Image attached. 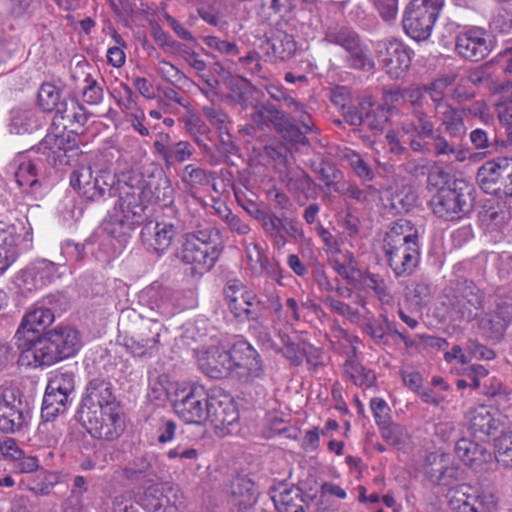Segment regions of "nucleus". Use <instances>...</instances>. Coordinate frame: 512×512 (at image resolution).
<instances>
[{"label": "nucleus", "mask_w": 512, "mask_h": 512, "mask_svg": "<svg viewBox=\"0 0 512 512\" xmlns=\"http://www.w3.org/2000/svg\"><path fill=\"white\" fill-rule=\"evenodd\" d=\"M383 250L396 277L411 275L420 260L417 227L407 219L394 222L384 237Z\"/></svg>", "instance_id": "obj_1"}, {"label": "nucleus", "mask_w": 512, "mask_h": 512, "mask_svg": "<svg viewBox=\"0 0 512 512\" xmlns=\"http://www.w3.org/2000/svg\"><path fill=\"white\" fill-rule=\"evenodd\" d=\"M116 194L118 202L114 213L104 222V230L113 238L125 240L144 222L151 192L142 185L118 182Z\"/></svg>", "instance_id": "obj_2"}, {"label": "nucleus", "mask_w": 512, "mask_h": 512, "mask_svg": "<svg viewBox=\"0 0 512 512\" xmlns=\"http://www.w3.org/2000/svg\"><path fill=\"white\" fill-rule=\"evenodd\" d=\"M66 143L64 135L48 133L37 146L19 153L14 159L17 184L23 188H35L39 184V172L45 162L53 166L62 162L66 155Z\"/></svg>", "instance_id": "obj_3"}, {"label": "nucleus", "mask_w": 512, "mask_h": 512, "mask_svg": "<svg viewBox=\"0 0 512 512\" xmlns=\"http://www.w3.org/2000/svg\"><path fill=\"white\" fill-rule=\"evenodd\" d=\"M81 345V335L77 329L58 326L34 342L29 349V358H33L35 366H50L74 356Z\"/></svg>", "instance_id": "obj_4"}, {"label": "nucleus", "mask_w": 512, "mask_h": 512, "mask_svg": "<svg viewBox=\"0 0 512 512\" xmlns=\"http://www.w3.org/2000/svg\"><path fill=\"white\" fill-rule=\"evenodd\" d=\"M217 235L218 232L210 224L186 234L176 257L189 265L194 273L209 271L219 256L214 239Z\"/></svg>", "instance_id": "obj_5"}, {"label": "nucleus", "mask_w": 512, "mask_h": 512, "mask_svg": "<svg viewBox=\"0 0 512 512\" xmlns=\"http://www.w3.org/2000/svg\"><path fill=\"white\" fill-rule=\"evenodd\" d=\"M474 189L466 181L454 180L441 187L430 199L435 216L445 221H456L467 216L474 207Z\"/></svg>", "instance_id": "obj_6"}, {"label": "nucleus", "mask_w": 512, "mask_h": 512, "mask_svg": "<svg viewBox=\"0 0 512 512\" xmlns=\"http://www.w3.org/2000/svg\"><path fill=\"white\" fill-rule=\"evenodd\" d=\"M75 375L72 371L57 370L50 377L43 397L41 417L53 421L64 414L72 402Z\"/></svg>", "instance_id": "obj_7"}, {"label": "nucleus", "mask_w": 512, "mask_h": 512, "mask_svg": "<svg viewBox=\"0 0 512 512\" xmlns=\"http://www.w3.org/2000/svg\"><path fill=\"white\" fill-rule=\"evenodd\" d=\"M442 4V0H411L403 13L404 32L415 41L427 40L432 33Z\"/></svg>", "instance_id": "obj_8"}, {"label": "nucleus", "mask_w": 512, "mask_h": 512, "mask_svg": "<svg viewBox=\"0 0 512 512\" xmlns=\"http://www.w3.org/2000/svg\"><path fill=\"white\" fill-rule=\"evenodd\" d=\"M116 176L107 170H100L95 176L91 167L79 166L70 175V185L85 199L98 202L116 195Z\"/></svg>", "instance_id": "obj_9"}, {"label": "nucleus", "mask_w": 512, "mask_h": 512, "mask_svg": "<svg viewBox=\"0 0 512 512\" xmlns=\"http://www.w3.org/2000/svg\"><path fill=\"white\" fill-rule=\"evenodd\" d=\"M266 308L269 309L274 317L272 327L276 337L279 339L278 350L275 353L282 355L290 364L299 366L302 364L306 353L308 343L304 340L293 341L292 338L278 326L290 324V318L283 311V304L278 295L270 294L267 297Z\"/></svg>", "instance_id": "obj_10"}, {"label": "nucleus", "mask_w": 512, "mask_h": 512, "mask_svg": "<svg viewBox=\"0 0 512 512\" xmlns=\"http://www.w3.org/2000/svg\"><path fill=\"white\" fill-rule=\"evenodd\" d=\"M484 292L474 282L462 280L457 283L455 293L448 297V313L454 321L474 320L484 308Z\"/></svg>", "instance_id": "obj_11"}, {"label": "nucleus", "mask_w": 512, "mask_h": 512, "mask_svg": "<svg viewBox=\"0 0 512 512\" xmlns=\"http://www.w3.org/2000/svg\"><path fill=\"white\" fill-rule=\"evenodd\" d=\"M325 40L342 47L346 51V61L349 67L365 71L374 68V61L370 57L366 45L350 27L339 25L330 27L325 34Z\"/></svg>", "instance_id": "obj_12"}, {"label": "nucleus", "mask_w": 512, "mask_h": 512, "mask_svg": "<svg viewBox=\"0 0 512 512\" xmlns=\"http://www.w3.org/2000/svg\"><path fill=\"white\" fill-rule=\"evenodd\" d=\"M476 180L485 193L500 198L512 196V158L487 161L478 169Z\"/></svg>", "instance_id": "obj_13"}, {"label": "nucleus", "mask_w": 512, "mask_h": 512, "mask_svg": "<svg viewBox=\"0 0 512 512\" xmlns=\"http://www.w3.org/2000/svg\"><path fill=\"white\" fill-rule=\"evenodd\" d=\"M79 419L88 433L97 439L113 441L119 438L125 429L120 405L97 412L86 411L85 414L79 415Z\"/></svg>", "instance_id": "obj_14"}, {"label": "nucleus", "mask_w": 512, "mask_h": 512, "mask_svg": "<svg viewBox=\"0 0 512 512\" xmlns=\"http://www.w3.org/2000/svg\"><path fill=\"white\" fill-rule=\"evenodd\" d=\"M494 48V37L484 28L472 26L455 36V52L467 61L479 62Z\"/></svg>", "instance_id": "obj_15"}, {"label": "nucleus", "mask_w": 512, "mask_h": 512, "mask_svg": "<svg viewBox=\"0 0 512 512\" xmlns=\"http://www.w3.org/2000/svg\"><path fill=\"white\" fill-rule=\"evenodd\" d=\"M231 376L248 383L264 375V366L258 351L246 341H238L231 347Z\"/></svg>", "instance_id": "obj_16"}, {"label": "nucleus", "mask_w": 512, "mask_h": 512, "mask_svg": "<svg viewBox=\"0 0 512 512\" xmlns=\"http://www.w3.org/2000/svg\"><path fill=\"white\" fill-rule=\"evenodd\" d=\"M427 139L430 141L409 140V146L414 152L420 154H432L435 157L448 160L453 157L458 162L467 159L468 150L461 148L459 144L461 139L445 135L440 128L434 129L433 134L428 136Z\"/></svg>", "instance_id": "obj_17"}, {"label": "nucleus", "mask_w": 512, "mask_h": 512, "mask_svg": "<svg viewBox=\"0 0 512 512\" xmlns=\"http://www.w3.org/2000/svg\"><path fill=\"white\" fill-rule=\"evenodd\" d=\"M54 321L53 312L45 307L36 308L28 312L22 319L17 329L14 340L15 345L22 350L24 357L29 358V349L34 342L41 338L39 334L43 332Z\"/></svg>", "instance_id": "obj_18"}, {"label": "nucleus", "mask_w": 512, "mask_h": 512, "mask_svg": "<svg viewBox=\"0 0 512 512\" xmlns=\"http://www.w3.org/2000/svg\"><path fill=\"white\" fill-rule=\"evenodd\" d=\"M210 394L202 385H192L181 391L173 403L175 413L186 423L201 424L207 420Z\"/></svg>", "instance_id": "obj_19"}, {"label": "nucleus", "mask_w": 512, "mask_h": 512, "mask_svg": "<svg viewBox=\"0 0 512 512\" xmlns=\"http://www.w3.org/2000/svg\"><path fill=\"white\" fill-rule=\"evenodd\" d=\"M376 55L386 73L393 79L402 78L411 65L410 49L395 38L379 41Z\"/></svg>", "instance_id": "obj_20"}, {"label": "nucleus", "mask_w": 512, "mask_h": 512, "mask_svg": "<svg viewBox=\"0 0 512 512\" xmlns=\"http://www.w3.org/2000/svg\"><path fill=\"white\" fill-rule=\"evenodd\" d=\"M251 215L260 222L264 232L274 247L281 249L286 243V235L296 237L299 233L297 222L286 216H277L273 211L255 209Z\"/></svg>", "instance_id": "obj_21"}, {"label": "nucleus", "mask_w": 512, "mask_h": 512, "mask_svg": "<svg viewBox=\"0 0 512 512\" xmlns=\"http://www.w3.org/2000/svg\"><path fill=\"white\" fill-rule=\"evenodd\" d=\"M116 406H119V403L114 395L112 383L106 378L95 377L89 380L86 386L78 415H83L86 411L97 412Z\"/></svg>", "instance_id": "obj_22"}, {"label": "nucleus", "mask_w": 512, "mask_h": 512, "mask_svg": "<svg viewBox=\"0 0 512 512\" xmlns=\"http://www.w3.org/2000/svg\"><path fill=\"white\" fill-rule=\"evenodd\" d=\"M207 420L222 435L230 433L229 427L239 419V413L231 396L227 394H210L207 402Z\"/></svg>", "instance_id": "obj_23"}, {"label": "nucleus", "mask_w": 512, "mask_h": 512, "mask_svg": "<svg viewBox=\"0 0 512 512\" xmlns=\"http://www.w3.org/2000/svg\"><path fill=\"white\" fill-rule=\"evenodd\" d=\"M175 294L172 288L154 282L141 291L139 299L150 312L169 317L174 314L176 307Z\"/></svg>", "instance_id": "obj_24"}, {"label": "nucleus", "mask_w": 512, "mask_h": 512, "mask_svg": "<svg viewBox=\"0 0 512 512\" xmlns=\"http://www.w3.org/2000/svg\"><path fill=\"white\" fill-rule=\"evenodd\" d=\"M29 413L20 399L12 394H3L0 399V431L3 433H16L24 429L29 423Z\"/></svg>", "instance_id": "obj_25"}, {"label": "nucleus", "mask_w": 512, "mask_h": 512, "mask_svg": "<svg viewBox=\"0 0 512 512\" xmlns=\"http://www.w3.org/2000/svg\"><path fill=\"white\" fill-rule=\"evenodd\" d=\"M27 236L29 233L20 221L0 227V274L15 262L18 246Z\"/></svg>", "instance_id": "obj_26"}, {"label": "nucleus", "mask_w": 512, "mask_h": 512, "mask_svg": "<svg viewBox=\"0 0 512 512\" xmlns=\"http://www.w3.org/2000/svg\"><path fill=\"white\" fill-rule=\"evenodd\" d=\"M197 362L200 370L211 378L221 379L231 376V349L211 347L199 352Z\"/></svg>", "instance_id": "obj_27"}, {"label": "nucleus", "mask_w": 512, "mask_h": 512, "mask_svg": "<svg viewBox=\"0 0 512 512\" xmlns=\"http://www.w3.org/2000/svg\"><path fill=\"white\" fill-rule=\"evenodd\" d=\"M155 152L164 161L166 167L173 166L176 162L183 163L189 160L194 153V148L188 141L171 142L168 133H159L153 143Z\"/></svg>", "instance_id": "obj_28"}, {"label": "nucleus", "mask_w": 512, "mask_h": 512, "mask_svg": "<svg viewBox=\"0 0 512 512\" xmlns=\"http://www.w3.org/2000/svg\"><path fill=\"white\" fill-rule=\"evenodd\" d=\"M246 285L238 278H227L223 286V298L230 313L239 321H259L260 315L254 309L243 307L238 294L246 291Z\"/></svg>", "instance_id": "obj_29"}, {"label": "nucleus", "mask_w": 512, "mask_h": 512, "mask_svg": "<svg viewBox=\"0 0 512 512\" xmlns=\"http://www.w3.org/2000/svg\"><path fill=\"white\" fill-rule=\"evenodd\" d=\"M271 498L279 512H306L309 507L304 492L295 485L279 484Z\"/></svg>", "instance_id": "obj_30"}, {"label": "nucleus", "mask_w": 512, "mask_h": 512, "mask_svg": "<svg viewBox=\"0 0 512 512\" xmlns=\"http://www.w3.org/2000/svg\"><path fill=\"white\" fill-rule=\"evenodd\" d=\"M176 235L171 223H148L141 230V239L145 245L158 254L164 253L172 244Z\"/></svg>", "instance_id": "obj_31"}, {"label": "nucleus", "mask_w": 512, "mask_h": 512, "mask_svg": "<svg viewBox=\"0 0 512 512\" xmlns=\"http://www.w3.org/2000/svg\"><path fill=\"white\" fill-rule=\"evenodd\" d=\"M401 131L409 135L410 140L421 139L425 141L428 136L433 134L435 129L431 117L420 108L411 110V113L405 115L399 122Z\"/></svg>", "instance_id": "obj_32"}, {"label": "nucleus", "mask_w": 512, "mask_h": 512, "mask_svg": "<svg viewBox=\"0 0 512 512\" xmlns=\"http://www.w3.org/2000/svg\"><path fill=\"white\" fill-rule=\"evenodd\" d=\"M434 463L427 468L429 480L436 485L449 486L460 478L461 470L446 454L434 455Z\"/></svg>", "instance_id": "obj_33"}, {"label": "nucleus", "mask_w": 512, "mask_h": 512, "mask_svg": "<svg viewBox=\"0 0 512 512\" xmlns=\"http://www.w3.org/2000/svg\"><path fill=\"white\" fill-rule=\"evenodd\" d=\"M87 63L79 62L71 72V78L75 81L76 88L82 89L83 100L92 105L101 102L103 90L91 75L86 72Z\"/></svg>", "instance_id": "obj_34"}, {"label": "nucleus", "mask_w": 512, "mask_h": 512, "mask_svg": "<svg viewBox=\"0 0 512 512\" xmlns=\"http://www.w3.org/2000/svg\"><path fill=\"white\" fill-rule=\"evenodd\" d=\"M171 488L164 484L148 486L140 497V504L148 512H174L175 507L166 491Z\"/></svg>", "instance_id": "obj_35"}, {"label": "nucleus", "mask_w": 512, "mask_h": 512, "mask_svg": "<svg viewBox=\"0 0 512 512\" xmlns=\"http://www.w3.org/2000/svg\"><path fill=\"white\" fill-rule=\"evenodd\" d=\"M512 320V307L499 305L479 321V328L488 336L498 338L503 335Z\"/></svg>", "instance_id": "obj_36"}, {"label": "nucleus", "mask_w": 512, "mask_h": 512, "mask_svg": "<svg viewBox=\"0 0 512 512\" xmlns=\"http://www.w3.org/2000/svg\"><path fill=\"white\" fill-rule=\"evenodd\" d=\"M62 266H65L64 262L37 259L25 268L23 274L26 279L30 278L33 281L35 288H38L50 283L57 276L58 269Z\"/></svg>", "instance_id": "obj_37"}, {"label": "nucleus", "mask_w": 512, "mask_h": 512, "mask_svg": "<svg viewBox=\"0 0 512 512\" xmlns=\"http://www.w3.org/2000/svg\"><path fill=\"white\" fill-rule=\"evenodd\" d=\"M436 116L439 118L440 125L438 128H443V133H446L451 138L463 139L466 135L467 128L463 119V111L451 106L440 107Z\"/></svg>", "instance_id": "obj_38"}, {"label": "nucleus", "mask_w": 512, "mask_h": 512, "mask_svg": "<svg viewBox=\"0 0 512 512\" xmlns=\"http://www.w3.org/2000/svg\"><path fill=\"white\" fill-rule=\"evenodd\" d=\"M122 476L129 481H153L157 477L153 456L145 454L135 457L122 468Z\"/></svg>", "instance_id": "obj_39"}, {"label": "nucleus", "mask_w": 512, "mask_h": 512, "mask_svg": "<svg viewBox=\"0 0 512 512\" xmlns=\"http://www.w3.org/2000/svg\"><path fill=\"white\" fill-rule=\"evenodd\" d=\"M455 452L464 464L473 468H477L486 463L491 457V454L485 446L467 438H462L457 441Z\"/></svg>", "instance_id": "obj_40"}, {"label": "nucleus", "mask_w": 512, "mask_h": 512, "mask_svg": "<svg viewBox=\"0 0 512 512\" xmlns=\"http://www.w3.org/2000/svg\"><path fill=\"white\" fill-rule=\"evenodd\" d=\"M267 45L273 56L282 61L291 59L297 51V44L293 35L280 29L271 33V36L267 38Z\"/></svg>", "instance_id": "obj_41"}, {"label": "nucleus", "mask_w": 512, "mask_h": 512, "mask_svg": "<svg viewBox=\"0 0 512 512\" xmlns=\"http://www.w3.org/2000/svg\"><path fill=\"white\" fill-rule=\"evenodd\" d=\"M469 422V428L474 436H489L497 429V421L486 406L473 409Z\"/></svg>", "instance_id": "obj_42"}, {"label": "nucleus", "mask_w": 512, "mask_h": 512, "mask_svg": "<svg viewBox=\"0 0 512 512\" xmlns=\"http://www.w3.org/2000/svg\"><path fill=\"white\" fill-rule=\"evenodd\" d=\"M232 495L241 507L248 508L257 502L258 491L255 483L245 477H237L232 482Z\"/></svg>", "instance_id": "obj_43"}, {"label": "nucleus", "mask_w": 512, "mask_h": 512, "mask_svg": "<svg viewBox=\"0 0 512 512\" xmlns=\"http://www.w3.org/2000/svg\"><path fill=\"white\" fill-rule=\"evenodd\" d=\"M40 125L35 112L31 109L16 108L11 111L10 131L12 133H31Z\"/></svg>", "instance_id": "obj_44"}, {"label": "nucleus", "mask_w": 512, "mask_h": 512, "mask_svg": "<svg viewBox=\"0 0 512 512\" xmlns=\"http://www.w3.org/2000/svg\"><path fill=\"white\" fill-rule=\"evenodd\" d=\"M58 116L66 120L71 127H83L88 120V113L76 99L62 101L56 113V117Z\"/></svg>", "instance_id": "obj_45"}, {"label": "nucleus", "mask_w": 512, "mask_h": 512, "mask_svg": "<svg viewBox=\"0 0 512 512\" xmlns=\"http://www.w3.org/2000/svg\"><path fill=\"white\" fill-rule=\"evenodd\" d=\"M362 108L364 109V126L373 131L383 130L389 114L384 106L371 100H365L362 102Z\"/></svg>", "instance_id": "obj_46"}, {"label": "nucleus", "mask_w": 512, "mask_h": 512, "mask_svg": "<svg viewBox=\"0 0 512 512\" xmlns=\"http://www.w3.org/2000/svg\"><path fill=\"white\" fill-rule=\"evenodd\" d=\"M151 192L149 203L154 200L163 206H169L174 202V188L171 180L164 174H161L154 184L142 185Z\"/></svg>", "instance_id": "obj_47"}, {"label": "nucleus", "mask_w": 512, "mask_h": 512, "mask_svg": "<svg viewBox=\"0 0 512 512\" xmlns=\"http://www.w3.org/2000/svg\"><path fill=\"white\" fill-rule=\"evenodd\" d=\"M339 156L348 163L355 175L362 181H372L374 179L375 173L372 167L354 150L344 148L340 151Z\"/></svg>", "instance_id": "obj_48"}, {"label": "nucleus", "mask_w": 512, "mask_h": 512, "mask_svg": "<svg viewBox=\"0 0 512 512\" xmlns=\"http://www.w3.org/2000/svg\"><path fill=\"white\" fill-rule=\"evenodd\" d=\"M344 372L357 386L371 387L376 380V376L373 371L365 368L354 357L345 361Z\"/></svg>", "instance_id": "obj_49"}, {"label": "nucleus", "mask_w": 512, "mask_h": 512, "mask_svg": "<svg viewBox=\"0 0 512 512\" xmlns=\"http://www.w3.org/2000/svg\"><path fill=\"white\" fill-rule=\"evenodd\" d=\"M124 346L132 355L143 357L151 356L156 352L158 344L155 343V340L144 337V333L141 331L134 332L130 337H125Z\"/></svg>", "instance_id": "obj_50"}, {"label": "nucleus", "mask_w": 512, "mask_h": 512, "mask_svg": "<svg viewBox=\"0 0 512 512\" xmlns=\"http://www.w3.org/2000/svg\"><path fill=\"white\" fill-rule=\"evenodd\" d=\"M61 91L54 84L43 83L38 91L39 107L45 112L58 110L61 106Z\"/></svg>", "instance_id": "obj_51"}, {"label": "nucleus", "mask_w": 512, "mask_h": 512, "mask_svg": "<svg viewBox=\"0 0 512 512\" xmlns=\"http://www.w3.org/2000/svg\"><path fill=\"white\" fill-rule=\"evenodd\" d=\"M387 316L380 314L377 318H370L363 325V332L371 337L376 345H387L389 343L386 337Z\"/></svg>", "instance_id": "obj_52"}, {"label": "nucleus", "mask_w": 512, "mask_h": 512, "mask_svg": "<svg viewBox=\"0 0 512 512\" xmlns=\"http://www.w3.org/2000/svg\"><path fill=\"white\" fill-rule=\"evenodd\" d=\"M185 128L194 142L202 148H206V140L211 133L208 125L197 116H191L185 120Z\"/></svg>", "instance_id": "obj_53"}, {"label": "nucleus", "mask_w": 512, "mask_h": 512, "mask_svg": "<svg viewBox=\"0 0 512 512\" xmlns=\"http://www.w3.org/2000/svg\"><path fill=\"white\" fill-rule=\"evenodd\" d=\"M116 92L118 94L116 99L117 105L120 110L125 113L126 116L142 110L138 106V96L127 84L121 83L119 89L116 90Z\"/></svg>", "instance_id": "obj_54"}, {"label": "nucleus", "mask_w": 512, "mask_h": 512, "mask_svg": "<svg viewBox=\"0 0 512 512\" xmlns=\"http://www.w3.org/2000/svg\"><path fill=\"white\" fill-rule=\"evenodd\" d=\"M497 463L506 468H512V430L503 433L496 441Z\"/></svg>", "instance_id": "obj_55"}, {"label": "nucleus", "mask_w": 512, "mask_h": 512, "mask_svg": "<svg viewBox=\"0 0 512 512\" xmlns=\"http://www.w3.org/2000/svg\"><path fill=\"white\" fill-rule=\"evenodd\" d=\"M483 386V393L487 397L494 399L497 404L503 405L510 401V389L497 378L493 377L488 379V381L485 382Z\"/></svg>", "instance_id": "obj_56"}, {"label": "nucleus", "mask_w": 512, "mask_h": 512, "mask_svg": "<svg viewBox=\"0 0 512 512\" xmlns=\"http://www.w3.org/2000/svg\"><path fill=\"white\" fill-rule=\"evenodd\" d=\"M212 173L189 164L185 166L182 181L189 187L208 186L211 182Z\"/></svg>", "instance_id": "obj_57"}, {"label": "nucleus", "mask_w": 512, "mask_h": 512, "mask_svg": "<svg viewBox=\"0 0 512 512\" xmlns=\"http://www.w3.org/2000/svg\"><path fill=\"white\" fill-rule=\"evenodd\" d=\"M362 283L365 287L372 289L381 302H390L391 295L384 279L380 275L366 272L362 275Z\"/></svg>", "instance_id": "obj_58"}, {"label": "nucleus", "mask_w": 512, "mask_h": 512, "mask_svg": "<svg viewBox=\"0 0 512 512\" xmlns=\"http://www.w3.org/2000/svg\"><path fill=\"white\" fill-rule=\"evenodd\" d=\"M262 104L268 125H272L278 132H283L290 126L289 117L284 111L278 109L275 105L269 102Z\"/></svg>", "instance_id": "obj_59"}, {"label": "nucleus", "mask_w": 512, "mask_h": 512, "mask_svg": "<svg viewBox=\"0 0 512 512\" xmlns=\"http://www.w3.org/2000/svg\"><path fill=\"white\" fill-rule=\"evenodd\" d=\"M451 83L447 78L438 79L431 83L429 86H425L423 89L428 93L430 99L434 104L435 113L438 112L440 107L451 106V104L444 100V90Z\"/></svg>", "instance_id": "obj_60"}, {"label": "nucleus", "mask_w": 512, "mask_h": 512, "mask_svg": "<svg viewBox=\"0 0 512 512\" xmlns=\"http://www.w3.org/2000/svg\"><path fill=\"white\" fill-rule=\"evenodd\" d=\"M202 112L209 123L217 129L218 133L230 130L229 116L223 110L207 105L202 108Z\"/></svg>", "instance_id": "obj_61"}, {"label": "nucleus", "mask_w": 512, "mask_h": 512, "mask_svg": "<svg viewBox=\"0 0 512 512\" xmlns=\"http://www.w3.org/2000/svg\"><path fill=\"white\" fill-rule=\"evenodd\" d=\"M381 19L387 23L393 22L398 14L399 0H369Z\"/></svg>", "instance_id": "obj_62"}, {"label": "nucleus", "mask_w": 512, "mask_h": 512, "mask_svg": "<svg viewBox=\"0 0 512 512\" xmlns=\"http://www.w3.org/2000/svg\"><path fill=\"white\" fill-rule=\"evenodd\" d=\"M60 249L63 259L59 261L64 262L65 264L70 260L81 262L86 256L84 243H75L71 240H66L61 243Z\"/></svg>", "instance_id": "obj_63"}, {"label": "nucleus", "mask_w": 512, "mask_h": 512, "mask_svg": "<svg viewBox=\"0 0 512 512\" xmlns=\"http://www.w3.org/2000/svg\"><path fill=\"white\" fill-rule=\"evenodd\" d=\"M265 90L272 100L283 103L289 110L292 106L297 107L298 100L292 97L283 86L269 83L265 85Z\"/></svg>", "instance_id": "obj_64"}]
</instances>
